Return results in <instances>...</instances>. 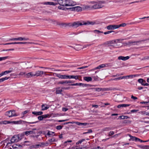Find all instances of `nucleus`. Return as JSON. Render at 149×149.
<instances>
[{
	"instance_id": "nucleus-1",
	"label": "nucleus",
	"mask_w": 149,
	"mask_h": 149,
	"mask_svg": "<svg viewBox=\"0 0 149 149\" xmlns=\"http://www.w3.org/2000/svg\"><path fill=\"white\" fill-rule=\"evenodd\" d=\"M95 23L94 22L88 21L86 22H81L80 21H76L73 22L72 28H76L79 26L83 25H93Z\"/></svg>"
},
{
	"instance_id": "nucleus-2",
	"label": "nucleus",
	"mask_w": 149,
	"mask_h": 149,
	"mask_svg": "<svg viewBox=\"0 0 149 149\" xmlns=\"http://www.w3.org/2000/svg\"><path fill=\"white\" fill-rule=\"evenodd\" d=\"M93 5L90 6H88V8H93L94 9L100 8H102L103 6V5L102 4V3L100 2H92Z\"/></svg>"
},
{
	"instance_id": "nucleus-3",
	"label": "nucleus",
	"mask_w": 149,
	"mask_h": 149,
	"mask_svg": "<svg viewBox=\"0 0 149 149\" xmlns=\"http://www.w3.org/2000/svg\"><path fill=\"white\" fill-rule=\"evenodd\" d=\"M5 115L6 116H8L9 117H11L17 116L15 113V111L13 110L6 112L5 113Z\"/></svg>"
},
{
	"instance_id": "nucleus-4",
	"label": "nucleus",
	"mask_w": 149,
	"mask_h": 149,
	"mask_svg": "<svg viewBox=\"0 0 149 149\" xmlns=\"http://www.w3.org/2000/svg\"><path fill=\"white\" fill-rule=\"evenodd\" d=\"M21 139H20L19 135H14L11 138L10 140L11 143H13L14 142H17Z\"/></svg>"
},
{
	"instance_id": "nucleus-5",
	"label": "nucleus",
	"mask_w": 149,
	"mask_h": 149,
	"mask_svg": "<svg viewBox=\"0 0 149 149\" xmlns=\"http://www.w3.org/2000/svg\"><path fill=\"white\" fill-rule=\"evenodd\" d=\"M33 43L31 42H14L11 43H7L4 45H11V44H32Z\"/></svg>"
},
{
	"instance_id": "nucleus-6",
	"label": "nucleus",
	"mask_w": 149,
	"mask_h": 149,
	"mask_svg": "<svg viewBox=\"0 0 149 149\" xmlns=\"http://www.w3.org/2000/svg\"><path fill=\"white\" fill-rule=\"evenodd\" d=\"M38 121H36L35 122H27L26 121H23L22 120H20L19 121H14L13 123L15 124H20L21 123H24L25 124L26 123H28L29 124H33V123H35L38 122Z\"/></svg>"
},
{
	"instance_id": "nucleus-7",
	"label": "nucleus",
	"mask_w": 149,
	"mask_h": 149,
	"mask_svg": "<svg viewBox=\"0 0 149 149\" xmlns=\"http://www.w3.org/2000/svg\"><path fill=\"white\" fill-rule=\"evenodd\" d=\"M140 41H129L125 43L126 45L128 46H132L135 45H137V43L139 42Z\"/></svg>"
},
{
	"instance_id": "nucleus-8",
	"label": "nucleus",
	"mask_w": 149,
	"mask_h": 149,
	"mask_svg": "<svg viewBox=\"0 0 149 149\" xmlns=\"http://www.w3.org/2000/svg\"><path fill=\"white\" fill-rule=\"evenodd\" d=\"M57 2L61 6H68L67 5H66L67 4H66V0H57Z\"/></svg>"
},
{
	"instance_id": "nucleus-9",
	"label": "nucleus",
	"mask_w": 149,
	"mask_h": 149,
	"mask_svg": "<svg viewBox=\"0 0 149 149\" xmlns=\"http://www.w3.org/2000/svg\"><path fill=\"white\" fill-rule=\"evenodd\" d=\"M107 29L109 30H113L118 29L117 25H109L106 27Z\"/></svg>"
},
{
	"instance_id": "nucleus-10",
	"label": "nucleus",
	"mask_w": 149,
	"mask_h": 149,
	"mask_svg": "<svg viewBox=\"0 0 149 149\" xmlns=\"http://www.w3.org/2000/svg\"><path fill=\"white\" fill-rule=\"evenodd\" d=\"M13 148L14 149H21L22 148V145L19 144H15L12 146Z\"/></svg>"
},
{
	"instance_id": "nucleus-11",
	"label": "nucleus",
	"mask_w": 149,
	"mask_h": 149,
	"mask_svg": "<svg viewBox=\"0 0 149 149\" xmlns=\"http://www.w3.org/2000/svg\"><path fill=\"white\" fill-rule=\"evenodd\" d=\"M44 73L43 71L38 70L37 71L35 74H34V76H41Z\"/></svg>"
},
{
	"instance_id": "nucleus-12",
	"label": "nucleus",
	"mask_w": 149,
	"mask_h": 149,
	"mask_svg": "<svg viewBox=\"0 0 149 149\" xmlns=\"http://www.w3.org/2000/svg\"><path fill=\"white\" fill-rule=\"evenodd\" d=\"M42 4L45 5L55 6L57 4V3H54L52 2H43Z\"/></svg>"
},
{
	"instance_id": "nucleus-13",
	"label": "nucleus",
	"mask_w": 149,
	"mask_h": 149,
	"mask_svg": "<svg viewBox=\"0 0 149 149\" xmlns=\"http://www.w3.org/2000/svg\"><path fill=\"white\" fill-rule=\"evenodd\" d=\"M129 136L130 137V141H134L136 142L138 141L139 138L135 136H132L130 134H129Z\"/></svg>"
},
{
	"instance_id": "nucleus-14",
	"label": "nucleus",
	"mask_w": 149,
	"mask_h": 149,
	"mask_svg": "<svg viewBox=\"0 0 149 149\" xmlns=\"http://www.w3.org/2000/svg\"><path fill=\"white\" fill-rule=\"evenodd\" d=\"M130 57L129 56L124 57L123 56H120L118 57V59L119 60H121L123 61H126Z\"/></svg>"
},
{
	"instance_id": "nucleus-15",
	"label": "nucleus",
	"mask_w": 149,
	"mask_h": 149,
	"mask_svg": "<svg viewBox=\"0 0 149 149\" xmlns=\"http://www.w3.org/2000/svg\"><path fill=\"white\" fill-rule=\"evenodd\" d=\"M17 40L23 41V40H30L29 38H25L24 37H19L17 38Z\"/></svg>"
},
{
	"instance_id": "nucleus-16",
	"label": "nucleus",
	"mask_w": 149,
	"mask_h": 149,
	"mask_svg": "<svg viewBox=\"0 0 149 149\" xmlns=\"http://www.w3.org/2000/svg\"><path fill=\"white\" fill-rule=\"evenodd\" d=\"M33 75V72H31L26 74L24 76L26 78H29L31 77L34 76Z\"/></svg>"
},
{
	"instance_id": "nucleus-17",
	"label": "nucleus",
	"mask_w": 149,
	"mask_h": 149,
	"mask_svg": "<svg viewBox=\"0 0 149 149\" xmlns=\"http://www.w3.org/2000/svg\"><path fill=\"white\" fill-rule=\"evenodd\" d=\"M72 10L77 12L81 11L82 10L81 8L79 6H76L72 8Z\"/></svg>"
},
{
	"instance_id": "nucleus-18",
	"label": "nucleus",
	"mask_w": 149,
	"mask_h": 149,
	"mask_svg": "<svg viewBox=\"0 0 149 149\" xmlns=\"http://www.w3.org/2000/svg\"><path fill=\"white\" fill-rule=\"evenodd\" d=\"M66 4H67V5L68 6H72L74 5L73 3H72V1L70 0H66ZM67 5V4L66 5Z\"/></svg>"
},
{
	"instance_id": "nucleus-19",
	"label": "nucleus",
	"mask_w": 149,
	"mask_h": 149,
	"mask_svg": "<svg viewBox=\"0 0 149 149\" xmlns=\"http://www.w3.org/2000/svg\"><path fill=\"white\" fill-rule=\"evenodd\" d=\"M79 76L78 75H68V79H78Z\"/></svg>"
},
{
	"instance_id": "nucleus-20",
	"label": "nucleus",
	"mask_w": 149,
	"mask_h": 149,
	"mask_svg": "<svg viewBox=\"0 0 149 149\" xmlns=\"http://www.w3.org/2000/svg\"><path fill=\"white\" fill-rule=\"evenodd\" d=\"M130 104H122L118 105L117 106V107L118 108H120L121 107H126L130 106Z\"/></svg>"
},
{
	"instance_id": "nucleus-21",
	"label": "nucleus",
	"mask_w": 149,
	"mask_h": 149,
	"mask_svg": "<svg viewBox=\"0 0 149 149\" xmlns=\"http://www.w3.org/2000/svg\"><path fill=\"white\" fill-rule=\"evenodd\" d=\"M84 79L87 82H89L91 81L92 80V79L90 77H84Z\"/></svg>"
},
{
	"instance_id": "nucleus-22",
	"label": "nucleus",
	"mask_w": 149,
	"mask_h": 149,
	"mask_svg": "<svg viewBox=\"0 0 149 149\" xmlns=\"http://www.w3.org/2000/svg\"><path fill=\"white\" fill-rule=\"evenodd\" d=\"M32 113L33 114L35 115L36 116L41 115L43 114V112L42 111H32Z\"/></svg>"
},
{
	"instance_id": "nucleus-23",
	"label": "nucleus",
	"mask_w": 149,
	"mask_h": 149,
	"mask_svg": "<svg viewBox=\"0 0 149 149\" xmlns=\"http://www.w3.org/2000/svg\"><path fill=\"white\" fill-rule=\"evenodd\" d=\"M136 77V75H130L126 76H124V79H131Z\"/></svg>"
},
{
	"instance_id": "nucleus-24",
	"label": "nucleus",
	"mask_w": 149,
	"mask_h": 149,
	"mask_svg": "<svg viewBox=\"0 0 149 149\" xmlns=\"http://www.w3.org/2000/svg\"><path fill=\"white\" fill-rule=\"evenodd\" d=\"M106 66V65L105 64H101L99 66H98V67L95 68L93 69V70H97L98 69H100L101 68L104 67H105Z\"/></svg>"
},
{
	"instance_id": "nucleus-25",
	"label": "nucleus",
	"mask_w": 149,
	"mask_h": 149,
	"mask_svg": "<svg viewBox=\"0 0 149 149\" xmlns=\"http://www.w3.org/2000/svg\"><path fill=\"white\" fill-rule=\"evenodd\" d=\"M47 105L46 104H43L41 106V107L42 108V110H45L48 109L49 107L47 106Z\"/></svg>"
},
{
	"instance_id": "nucleus-26",
	"label": "nucleus",
	"mask_w": 149,
	"mask_h": 149,
	"mask_svg": "<svg viewBox=\"0 0 149 149\" xmlns=\"http://www.w3.org/2000/svg\"><path fill=\"white\" fill-rule=\"evenodd\" d=\"M127 39H117L115 40V43H122V42L124 40H126Z\"/></svg>"
},
{
	"instance_id": "nucleus-27",
	"label": "nucleus",
	"mask_w": 149,
	"mask_h": 149,
	"mask_svg": "<svg viewBox=\"0 0 149 149\" xmlns=\"http://www.w3.org/2000/svg\"><path fill=\"white\" fill-rule=\"evenodd\" d=\"M10 78V77H5L0 79V83Z\"/></svg>"
},
{
	"instance_id": "nucleus-28",
	"label": "nucleus",
	"mask_w": 149,
	"mask_h": 149,
	"mask_svg": "<svg viewBox=\"0 0 149 149\" xmlns=\"http://www.w3.org/2000/svg\"><path fill=\"white\" fill-rule=\"evenodd\" d=\"M138 81L139 83H141L142 85L143 84H144L145 82H146V81L142 79H139L138 80Z\"/></svg>"
},
{
	"instance_id": "nucleus-29",
	"label": "nucleus",
	"mask_w": 149,
	"mask_h": 149,
	"mask_svg": "<svg viewBox=\"0 0 149 149\" xmlns=\"http://www.w3.org/2000/svg\"><path fill=\"white\" fill-rule=\"evenodd\" d=\"M85 139H83L79 140L78 142L76 143V144L77 145H79V144H81L83 141H85Z\"/></svg>"
},
{
	"instance_id": "nucleus-30",
	"label": "nucleus",
	"mask_w": 149,
	"mask_h": 149,
	"mask_svg": "<svg viewBox=\"0 0 149 149\" xmlns=\"http://www.w3.org/2000/svg\"><path fill=\"white\" fill-rule=\"evenodd\" d=\"M80 84V86H82V87H87L88 86H91V85L90 84H84L82 83H81Z\"/></svg>"
},
{
	"instance_id": "nucleus-31",
	"label": "nucleus",
	"mask_w": 149,
	"mask_h": 149,
	"mask_svg": "<svg viewBox=\"0 0 149 149\" xmlns=\"http://www.w3.org/2000/svg\"><path fill=\"white\" fill-rule=\"evenodd\" d=\"M112 129V128L110 127H106L102 129L103 131H108L109 130Z\"/></svg>"
},
{
	"instance_id": "nucleus-32",
	"label": "nucleus",
	"mask_w": 149,
	"mask_h": 149,
	"mask_svg": "<svg viewBox=\"0 0 149 149\" xmlns=\"http://www.w3.org/2000/svg\"><path fill=\"white\" fill-rule=\"evenodd\" d=\"M119 118L121 119H125L128 118V117L127 116H119Z\"/></svg>"
},
{
	"instance_id": "nucleus-33",
	"label": "nucleus",
	"mask_w": 149,
	"mask_h": 149,
	"mask_svg": "<svg viewBox=\"0 0 149 149\" xmlns=\"http://www.w3.org/2000/svg\"><path fill=\"white\" fill-rule=\"evenodd\" d=\"M127 24L125 23H122L120 25H117L118 29L120 27H125L126 26Z\"/></svg>"
},
{
	"instance_id": "nucleus-34",
	"label": "nucleus",
	"mask_w": 149,
	"mask_h": 149,
	"mask_svg": "<svg viewBox=\"0 0 149 149\" xmlns=\"http://www.w3.org/2000/svg\"><path fill=\"white\" fill-rule=\"evenodd\" d=\"M31 132L30 131H26L23 132V133L26 135L27 136L30 134H31Z\"/></svg>"
},
{
	"instance_id": "nucleus-35",
	"label": "nucleus",
	"mask_w": 149,
	"mask_h": 149,
	"mask_svg": "<svg viewBox=\"0 0 149 149\" xmlns=\"http://www.w3.org/2000/svg\"><path fill=\"white\" fill-rule=\"evenodd\" d=\"M60 78L61 79H68V75H61V76H60Z\"/></svg>"
},
{
	"instance_id": "nucleus-36",
	"label": "nucleus",
	"mask_w": 149,
	"mask_h": 149,
	"mask_svg": "<svg viewBox=\"0 0 149 149\" xmlns=\"http://www.w3.org/2000/svg\"><path fill=\"white\" fill-rule=\"evenodd\" d=\"M62 91V90L60 89L59 88L56 89V93L57 94H61V92Z\"/></svg>"
},
{
	"instance_id": "nucleus-37",
	"label": "nucleus",
	"mask_w": 149,
	"mask_h": 149,
	"mask_svg": "<svg viewBox=\"0 0 149 149\" xmlns=\"http://www.w3.org/2000/svg\"><path fill=\"white\" fill-rule=\"evenodd\" d=\"M54 133V132L49 131L47 133V135L49 136H53L54 135H53V134Z\"/></svg>"
},
{
	"instance_id": "nucleus-38",
	"label": "nucleus",
	"mask_w": 149,
	"mask_h": 149,
	"mask_svg": "<svg viewBox=\"0 0 149 149\" xmlns=\"http://www.w3.org/2000/svg\"><path fill=\"white\" fill-rule=\"evenodd\" d=\"M114 43H115V40L107 42V44H111Z\"/></svg>"
},
{
	"instance_id": "nucleus-39",
	"label": "nucleus",
	"mask_w": 149,
	"mask_h": 149,
	"mask_svg": "<svg viewBox=\"0 0 149 149\" xmlns=\"http://www.w3.org/2000/svg\"><path fill=\"white\" fill-rule=\"evenodd\" d=\"M8 58V56H5L3 57H0V61H2L3 60H4Z\"/></svg>"
},
{
	"instance_id": "nucleus-40",
	"label": "nucleus",
	"mask_w": 149,
	"mask_h": 149,
	"mask_svg": "<svg viewBox=\"0 0 149 149\" xmlns=\"http://www.w3.org/2000/svg\"><path fill=\"white\" fill-rule=\"evenodd\" d=\"M112 89H113L112 88H102V91H109V90H112Z\"/></svg>"
},
{
	"instance_id": "nucleus-41",
	"label": "nucleus",
	"mask_w": 149,
	"mask_h": 149,
	"mask_svg": "<svg viewBox=\"0 0 149 149\" xmlns=\"http://www.w3.org/2000/svg\"><path fill=\"white\" fill-rule=\"evenodd\" d=\"M48 141L50 142H53L56 141V140L55 138H52V139H49Z\"/></svg>"
},
{
	"instance_id": "nucleus-42",
	"label": "nucleus",
	"mask_w": 149,
	"mask_h": 149,
	"mask_svg": "<svg viewBox=\"0 0 149 149\" xmlns=\"http://www.w3.org/2000/svg\"><path fill=\"white\" fill-rule=\"evenodd\" d=\"M73 22L67 23V26H69V27H73Z\"/></svg>"
},
{
	"instance_id": "nucleus-43",
	"label": "nucleus",
	"mask_w": 149,
	"mask_h": 149,
	"mask_svg": "<svg viewBox=\"0 0 149 149\" xmlns=\"http://www.w3.org/2000/svg\"><path fill=\"white\" fill-rule=\"evenodd\" d=\"M63 127V126L61 125H58V126H57L56 127V129H57V130H61L62 129Z\"/></svg>"
},
{
	"instance_id": "nucleus-44",
	"label": "nucleus",
	"mask_w": 149,
	"mask_h": 149,
	"mask_svg": "<svg viewBox=\"0 0 149 149\" xmlns=\"http://www.w3.org/2000/svg\"><path fill=\"white\" fill-rule=\"evenodd\" d=\"M112 32H114V31H107V32H104V34H105V35H106V34H109L111 33H112Z\"/></svg>"
},
{
	"instance_id": "nucleus-45",
	"label": "nucleus",
	"mask_w": 149,
	"mask_h": 149,
	"mask_svg": "<svg viewBox=\"0 0 149 149\" xmlns=\"http://www.w3.org/2000/svg\"><path fill=\"white\" fill-rule=\"evenodd\" d=\"M140 103L142 104H145L146 105L149 104V101L148 102H140Z\"/></svg>"
},
{
	"instance_id": "nucleus-46",
	"label": "nucleus",
	"mask_w": 149,
	"mask_h": 149,
	"mask_svg": "<svg viewBox=\"0 0 149 149\" xmlns=\"http://www.w3.org/2000/svg\"><path fill=\"white\" fill-rule=\"evenodd\" d=\"M95 89L96 91H100L102 90V88H93Z\"/></svg>"
},
{
	"instance_id": "nucleus-47",
	"label": "nucleus",
	"mask_w": 149,
	"mask_h": 149,
	"mask_svg": "<svg viewBox=\"0 0 149 149\" xmlns=\"http://www.w3.org/2000/svg\"><path fill=\"white\" fill-rule=\"evenodd\" d=\"M8 122L7 121H1L0 122V123L1 124H7L8 123Z\"/></svg>"
},
{
	"instance_id": "nucleus-48",
	"label": "nucleus",
	"mask_w": 149,
	"mask_h": 149,
	"mask_svg": "<svg viewBox=\"0 0 149 149\" xmlns=\"http://www.w3.org/2000/svg\"><path fill=\"white\" fill-rule=\"evenodd\" d=\"M83 32V31H79L77 33H73L72 34H74L75 35H78V34H79V33H81L82 32ZM71 34H72H72H71Z\"/></svg>"
},
{
	"instance_id": "nucleus-49",
	"label": "nucleus",
	"mask_w": 149,
	"mask_h": 149,
	"mask_svg": "<svg viewBox=\"0 0 149 149\" xmlns=\"http://www.w3.org/2000/svg\"><path fill=\"white\" fill-rule=\"evenodd\" d=\"M94 32H96L97 33H103V32L102 31H100L98 30H94Z\"/></svg>"
},
{
	"instance_id": "nucleus-50",
	"label": "nucleus",
	"mask_w": 149,
	"mask_h": 149,
	"mask_svg": "<svg viewBox=\"0 0 149 149\" xmlns=\"http://www.w3.org/2000/svg\"><path fill=\"white\" fill-rule=\"evenodd\" d=\"M114 134V132L111 131H110L108 135V136H111V135H113Z\"/></svg>"
},
{
	"instance_id": "nucleus-51",
	"label": "nucleus",
	"mask_w": 149,
	"mask_h": 149,
	"mask_svg": "<svg viewBox=\"0 0 149 149\" xmlns=\"http://www.w3.org/2000/svg\"><path fill=\"white\" fill-rule=\"evenodd\" d=\"M149 59V56H146L143 58L142 59V60H146Z\"/></svg>"
},
{
	"instance_id": "nucleus-52",
	"label": "nucleus",
	"mask_w": 149,
	"mask_h": 149,
	"mask_svg": "<svg viewBox=\"0 0 149 149\" xmlns=\"http://www.w3.org/2000/svg\"><path fill=\"white\" fill-rule=\"evenodd\" d=\"M10 71H8V70L4 72H2L3 75H6L7 74H8L10 73Z\"/></svg>"
},
{
	"instance_id": "nucleus-53",
	"label": "nucleus",
	"mask_w": 149,
	"mask_h": 149,
	"mask_svg": "<svg viewBox=\"0 0 149 149\" xmlns=\"http://www.w3.org/2000/svg\"><path fill=\"white\" fill-rule=\"evenodd\" d=\"M81 83H76L75 84H71V86H80V84Z\"/></svg>"
},
{
	"instance_id": "nucleus-54",
	"label": "nucleus",
	"mask_w": 149,
	"mask_h": 149,
	"mask_svg": "<svg viewBox=\"0 0 149 149\" xmlns=\"http://www.w3.org/2000/svg\"><path fill=\"white\" fill-rule=\"evenodd\" d=\"M74 122H67V123H63L62 124V125H66V124H68V123H72V124H73V123H74Z\"/></svg>"
},
{
	"instance_id": "nucleus-55",
	"label": "nucleus",
	"mask_w": 149,
	"mask_h": 149,
	"mask_svg": "<svg viewBox=\"0 0 149 149\" xmlns=\"http://www.w3.org/2000/svg\"><path fill=\"white\" fill-rule=\"evenodd\" d=\"M109 45H108V46L109 47V48L110 49H112V48H115L116 47H115L113 45H112V44H108Z\"/></svg>"
},
{
	"instance_id": "nucleus-56",
	"label": "nucleus",
	"mask_w": 149,
	"mask_h": 149,
	"mask_svg": "<svg viewBox=\"0 0 149 149\" xmlns=\"http://www.w3.org/2000/svg\"><path fill=\"white\" fill-rule=\"evenodd\" d=\"M92 77L95 81L98 80V77L97 76L93 77Z\"/></svg>"
},
{
	"instance_id": "nucleus-57",
	"label": "nucleus",
	"mask_w": 149,
	"mask_h": 149,
	"mask_svg": "<svg viewBox=\"0 0 149 149\" xmlns=\"http://www.w3.org/2000/svg\"><path fill=\"white\" fill-rule=\"evenodd\" d=\"M88 67V66H82V67H80L79 68H77V69H84L86 68H87Z\"/></svg>"
},
{
	"instance_id": "nucleus-58",
	"label": "nucleus",
	"mask_w": 149,
	"mask_h": 149,
	"mask_svg": "<svg viewBox=\"0 0 149 149\" xmlns=\"http://www.w3.org/2000/svg\"><path fill=\"white\" fill-rule=\"evenodd\" d=\"M38 118L40 120H41L43 119L42 115L38 116Z\"/></svg>"
},
{
	"instance_id": "nucleus-59",
	"label": "nucleus",
	"mask_w": 149,
	"mask_h": 149,
	"mask_svg": "<svg viewBox=\"0 0 149 149\" xmlns=\"http://www.w3.org/2000/svg\"><path fill=\"white\" fill-rule=\"evenodd\" d=\"M42 116L43 117V119L46 118L49 115L48 114H45V115H42Z\"/></svg>"
},
{
	"instance_id": "nucleus-60",
	"label": "nucleus",
	"mask_w": 149,
	"mask_h": 149,
	"mask_svg": "<svg viewBox=\"0 0 149 149\" xmlns=\"http://www.w3.org/2000/svg\"><path fill=\"white\" fill-rule=\"evenodd\" d=\"M68 110V109L65 108V107H63L62 109V110L63 111H66Z\"/></svg>"
},
{
	"instance_id": "nucleus-61",
	"label": "nucleus",
	"mask_w": 149,
	"mask_h": 149,
	"mask_svg": "<svg viewBox=\"0 0 149 149\" xmlns=\"http://www.w3.org/2000/svg\"><path fill=\"white\" fill-rule=\"evenodd\" d=\"M131 98L134 100H137L138 99L137 97H134L133 95L131 96Z\"/></svg>"
},
{
	"instance_id": "nucleus-62",
	"label": "nucleus",
	"mask_w": 149,
	"mask_h": 149,
	"mask_svg": "<svg viewBox=\"0 0 149 149\" xmlns=\"http://www.w3.org/2000/svg\"><path fill=\"white\" fill-rule=\"evenodd\" d=\"M29 112V111L28 110H26L24 111L22 113V114L23 115H24L26 113H28Z\"/></svg>"
},
{
	"instance_id": "nucleus-63",
	"label": "nucleus",
	"mask_w": 149,
	"mask_h": 149,
	"mask_svg": "<svg viewBox=\"0 0 149 149\" xmlns=\"http://www.w3.org/2000/svg\"><path fill=\"white\" fill-rule=\"evenodd\" d=\"M25 72H20L19 74V75H23L25 74Z\"/></svg>"
},
{
	"instance_id": "nucleus-64",
	"label": "nucleus",
	"mask_w": 149,
	"mask_h": 149,
	"mask_svg": "<svg viewBox=\"0 0 149 149\" xmlns=\"http://www.w3.org/2000/svg\"><path fill=\"white\" fill-rule=\"evenodd\" d=\"M58 84H66V81H60L58 82Z\"/></svg>"
}]
</instances>
